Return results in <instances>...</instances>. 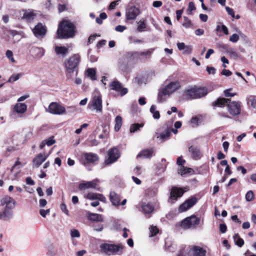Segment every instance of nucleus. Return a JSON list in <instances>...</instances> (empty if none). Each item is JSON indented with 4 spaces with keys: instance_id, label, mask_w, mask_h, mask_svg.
Returning <instances> with one entry per match:
<instances>
[{
    "instance_id": "f257e3e1",
    "label": "nucleus",
    "mask_w": 256,
    "mask_h": 256,
    "mask_svg": "<svg viewBox=\"0 0 256 256\" xmlns=\"http://www.w3.org/2000/svg\"><path fill=\"white\" fill-rule=\"evenodd\" d=\"M208 94L206 88L196 85L188 86L183 90V96L188 100L200 99Z\"/></svg>"
},
{
    "instance_id": "f03ea898",
    "label": "nucleus",
    "mask_w": 256,
    "mask_h": 256,
    "mask_svg": "<svg viewBox=\"0 0 256 256\" xmlns=\"http://www.w3.org/2000/svg\"><path fill=\"white\" fill-rule=\"evenodd\" d=\"M213 106L218 107L226 106L228 113L232 116H238L241 112V103L240 102L231 101L228 98H219L213 104Z\"/></svg>"
},
{
    "instance_id": "7ed1b4c3",
    "label": "nucleus",
    "mask_w": 256,
    "mask_h": 256,
    "mask_svg": "<svg viewBox=\"0 0 256 256\" xmlns=\"http://www.w3.org/2000/svg\"><path fill=\"white\" fill-rule=\"evenodd\" d=\"M80 60V55L75 54L64 62L66 76L67 80H70L78 74V66Z\"/></svg>"
},
{
    "instance_id": "20e7f679",
    "label": "nucleus",
    "mask_w": 256,
    "mask_h": 256,
    "mask_svg": "<svg viewBox=\"0 0 256 256\" xmlns=\"http://www.w3.org/2000/svg\"><path fill=\"white\" fill-rule=\"evenodd\" d=\"M76 28L74 24L68 20H63L59 24L57 30L58 38H70L75 35Z\"/></svg>"
},
{
    "instance_id": "39448f33",
    "label": "nucleus",
    "mask_w": 256,
    "mask_h": 256,
    "mask_svg": "<svg viewBox=\"0 0 256 256\" xmlns=\"http://www.w3.org/2000/svg\"><path fill=\"white\" fill-rule=\"evenodd\" d=\"M178 82H172L159 90L158 95V102L162 103L164 102L170 96L180 88Z\"/></svg>"
},
{
    "instance_id": "423d86ee",
    "label": "nucleus",
    "mask_w": 256,
    "mask_h": 256,
    "mask_svg": "<svg viewBox=\"0 0 256 256\" xmlns=\"http://www.w3.org/2000/svg\"><path fill=\"white\" fill-rule=\"evenodd\" d=\"M100 250L107 255L121 254L123 252L124 246L122 244H102L100 245Z\"/></svg>"
},
{
    "instance_id": "0eeeda50",
    "label": "nucleus",
    "mask_w": 256,
    "mask_h": 256,
    "mask_svg": "<svg viewBox=\"0 0 256 256\" xmlns=\"http://www.w3.org/2000/svg\"><path fill=\"white\" fill-rule=\"evenodd\" d=\"M88 106V109L92 111L102 112V96L100 94L94 96Z\"/></svg>"
},
{
    "instance_id": "6e6552de",
    "label": "nucleus",
    "mask_w": 256,
    "mask_h": 256,
    "mask_svg": "<svg viewBox=\"0 0 256 256\" xmlns=\"http://www.w3.org/2000/svg\"><path fill=\"white\" fill-rule=\"evenodd\" d=\"M200 219L194 216H192L188 217L184 220L182 222L180 226L184 229H188L194 228L200 223Z\"/></svg>"
},
{
    "instance_id": "1a4fd4ad",
    "label": "nucleus",
    "mask_w": 256,
    "mask_h": 256,
    "mask_svg": "<svg viewBox=\"0 0 256 256\" xmlns=\"http://www.w3.org/2000/svg\"><path fill=\"white\" fill-rule=\"evenodd\" d=\"M47 112L53 114L60 115L66 112L65 108L57 102H51Z\"/></svg>"
},
{
    "instance_id": "9d476101",
    "label": "nucleus",
    "mask_w": 256,
    "mask_h": 256,
    "mask_svg": "<svg viewBox=\"0 0 256 256\" xmlns=\"http://www.w3.org/2000/svg\"><path fill=\"white\" fill-rule=\"evenodd\" d=\"M110 88L111 90H115L120 94L121 96H124L128 93V89L123 88L122 84L117 80L112 82L110 85Z\"/></svg>"
},
{
    "instance_id": "9b49d317",
    "label": "nucleus",
    "mask_w": 256,
    "mask_h": 256,
    "mask_svg": "<svg viewBox=\"0 0 256 256\" xmlns=\"http://www.w3.org/2000/svg\"><path fill=\"white\" fill-rule=\"evenodd\" d=\"M108 158L105 160L106 164H109L115 162L120 156L118 150L115 148L110 149L108 152Z\"/></svg>"
},
{
    "instance_id": "f8f14e48",
    "label": "nucleus",
    "mask_w": 256,
    "mask_h": 256,
    "mask_svg": "<svg viewBox=\"0 0 256 256\" xmlns=\"http://www.w3.org/2000/svg\"><path fill=\"white\" fill-rule=\"evenodd\" d=\"M16 201L10 196H4L0 199V206L6 205L5 208L12 210L14 208Z\"/></svg>"
},
{
    "instance_id": "ddd939ff",
    "label": "nucleus",
    "mask_w": 256,
    "mask_h": 256,
    "mask_svg": "<svg viewBox=\"0 0 256 256\" xmlns=\"http://www.w3.org/2000/svg\"><path fill=\"white\" fill-rule=\"evenodd\" d=\"M140 14V10L139 8L135 6H132L126 10V16L128 20H134Z\"/></svg>"
},
{
    "instance_id": "4468645a",
    "label": "nucleus",
    "mask_w": 256,
    "mask_h": 256,
    "mask_svg": "<svg viewBox=\"0 0 256 256\" xmlns=\"http://www.w3.org/2000/svg\"><path fill=\"white\" fill-rule=\"evenodd\" d=\"M192 256H206V250L203 248L194 246H192L189 250Z\"/></svg>"
},
{
    "instance_id": "2eb2a0df",
    "label": "nucleus",
    "mask_w": 256,
    "mask_h": 256,
    "mask_svg": "<svg viewBox=\"0 0 256 256\" xmlns=\"http://www.w3.org/2000/svg\"><path fill=\"white\" fill-rule=\"evenodd\" d=\"M196 202V199L195 198L188 199L180 206L178 210L180 212H185L192 207Z\"/></svg>"
},
{
    "instance_id": "dca6fc26",
    "label": "nucleus",
    "mask_w": 256,
    "mask_h": 256,
    "mask_svg": "<svg viewBox=\"0 0 256 256\" xmlns=\"http://www.w3.org/2000/svg\"><path fill=\"white\" fill-rule=\"evenodd\" d=\"M48 156L46 154H38L32 160L33 166L36 168L39 167L46 160Z\"/></svg>"
},
{
    "instance_id": "f3484780",
    "label": "nucleus",
    "mask_w": 256,
    "mask_h": 256,
    "mask_svg": "<svg viewBox=\"0 0 256 256\" xmlns=\"http://www.w3.org/2000/svg\"><path fill=\"white\" fill-rule=\"evenodd\" d=\"M33 32L36 37L42 36L46 33V29L42 24H38L34 28Z\"/></svg>"
},
{
    "instance_id": "a211bd4d",
    "label": "nucleus",
    "mask_w": 256,
    "mask_h": 256,
    "mask_svg": "<svg viewBox=\"0 0 256 256\" xmlns=\"http://www.w3.org/2000/svg\"><path fill=\"white\" fill-rule=\"evenodd\" d=\"M23 16L22 18L26 20L27 21H31L34 19L36 16V14L34 10H22Z\"/></svg>"
},
{
    "instance_id": "6ab92c4d",
    "label": "nucleus",
    "mask_w": 256,
    "mask_h": 256,
    "mask_svg": "<svg viewBox=\"0 0 256 256\" xmlns=\"http://www.w3.org/2000/svg\"><path fill=\"white\" fill-rule=\"evenodd\" d=\"M12 212L10 210L4 208L0 212V220L7 221L12 217Z\"/></svg>"
},
{
    "instance_id": "aec40b11",
    "label": "nucleus",
    "mask_w": 256,
    "mask_h": 256,
    "mask_svg": "<svg viewBox=\"0 0 256 256\" xmlns=\"http://www.w3.org/2000/svg\"><path fill=\"white\" fill-rule=\"evenodd\" d=\"M142 208L146 216L150 214L154 209V206L152 204L146 202L142 204Z\"/></svg>"
},
{
    "instance_id": "412c9836",
    "label": "nucleus",
    "mask_w": 256,
    "mask_h": 256,
    "mask_svg": "<svg viewBox=\"0 0 256 256\" xmlns=\"http://www.w3.org/2000/svg\"><path fill=\"white\" fill-rule=\"evenodd\" d=\"M183 194L184 191L182 188L174 187L171 190L170 199L176 200L178 198L182 196Z\"/></svg>"
},
{
    "instance_id": "4be33fe9",
    "label": "nucleus",
    "mask_w": 256,
    "mask_h": 256,
    "mask_svg": "<svg viewBox=\"0 0 256 256\" xmlns=\"http://www.w3.org/2000/svg\"><path fill=\"white\" fill-rule=\"evenodd\" d=\"M154 153V150L146 149L142 150L137 156V158H148L152 157Z\"/></svg>"
},
{
    "instance_id": "5701e85b",
    "label": "nucleus",
    "mask_w": 256,
    "mask_h": 256,
    "mask_svg": "<svg viewBox=\"0 0 256 256\" xmlns=\"http://www.w3.org/2000/svg\"><path fill=\"white\" fill-rule=\"evenodd\" d=\"M27 109V106L24 103H17L14 108V111L18 114H24Z\"/></svg>"
},
{
    "instance_id": "b1692460",
    "label": "nucleus",
    "mask_w": 256,
    "mask_h": 256,
    "mask_svg": "<svg viewBox=\"0 0 256 256\" xmlns=\"http://www.w3.org/2000/svg\"><path fill=\"white\" fill-rule=\"evenodd\" d=\"M97 180H94L91 182H87L85 183L80 184L78 188L80 190H83L86 188H94L96 186Z\"/></svg>"
},
{
    "instance_id": "393cba45",
    "label": "nucleus",
    "mask_w": 256,
    "mask_h": 256,
    "mask_svg": "<svg viewBox=\"0 0 256 256\" xmlns=\"http://www.w3.org/2000/svg\"><path fill=\"white\" fill-rule=\"evenodd\" d=\"M30 52L34 57L40 58L44 55V50L42 48L33 47L31 49Z\"/></svg>"
},
{
    "instance_id": "a878e982",
    "label": "nucleus",
    "mask_w": 256,
    "mask_h": 256,
    "mask_svg": "<svg viewBox=\"0 0 256 256\" xmlns=\"http://www.w3.org/2000/svg\"><path fill=\"white\" fill-rule=\"evenodd\" d=\"M110 200L112 205L118 206L120 205V197L114 192H111L110 194Z\"/></svg>"
},
{
    "instance_id": "bb28decb",
    "label": "nucleus",
    "mask_w": 256,
    "mask_h": 256,
    "mask_svg": "<svg viewBox=\"0 0 256 256\" xmlns=\"http://www.w3.org/2000/svg\"><path fill=\"white\" fill-rule=\"evenodd\" d=\"M222 48L224 50L225 52L227 53L234 58H236L238 56V54L234 48H229L226 44H222Z\"/></svg>"
},
{
    "instance_id": "cd10ccee",
    "label": "nucleus",
    "mask_w": 256,
    "mask_h": 256,
    "mask_svg": "<svg viewBox=\"0 0 256 256\" xmlns=\"http://www.w3.org/2000/svg\"><path fill=\"white\" fill-rule=\"evenodd\" d=\"M188 151L194 158L198 159L200 158L201 156V153L197 147L192 146H190L188 148Z\"/></svg>"
},
{
    "instance_id": "c85d7f7f",
    "label": "nucleus",
    "mask_w": 256,
    "mask_h": 256,
    "mask_svg": "<svg viewBox=\"0 0 256 256\" xmlns=\"http://www.w3.org/2000/svg\"><path fill=\"white\" fill-rule=\"evenodd\" d=\"M84 156L88 162H94L98 160V156L95 154L85 153Z\"/></svg>"
},
{
    "instance_id": "c756f323",
    "label": "nucleus",
    "mask_w": 256,
    "mask_h": 256,
    "mask_svg": "<svg viewBox=\"0 0 256 256\" xmlns=\"http://www.w3.org/2000/svg\"><path fill=\"white\" fill-rule=\"evenodd\" d=\"M86 76L92 80H96V70L94 68H88L86 71Z\"/></svg>"
},
{
    "instance_id": "7c9ffc66",
    "label": "nucleus",
    "mask_w": 256,
    "mask_h": 256,
    "mask_svg": "<svg viewBox=\"0 0 256 256\" xmlns=\"http://www.w3.org/2000/svg\"><path fill=\"white\" fill-rule=\"evenodd\" d=\"M55 52L58 55L64 56L68 53V48L65 46H55Z\"/></svg>"
},
{
    "instance_id": "2f4dec72",
    "label": "nucleus",
    "mask_w": 256,
    "mask_h": 256,
    "mask_svg": "<svg viewBox=\"0 0 256 256\" xmlns=\"http://www.w3.org/2000/svg\"><path fill=\"white\" fill-rule=\"evenodd\" d=\"M88 219L91 221L94 222H102L103 221V216L102 215L94 214V213H90L88 215Z\"/></svg>"
},
{
    "instance_id": "473e14b6",
    "label": "nucleus",
    "mask_w": 256,
    "mask_h": 256,
    "mask_svg": "<svg viewBox=\"0 0 256 256\" xmlns=\"http://www.w3.org/2000/svg\"><path fill=\"white\" fill-rule=\"evenodd\" d=\"M114 122V130L116 132H118L120 130L122 125V117L120 116H116V118H115Z\"/></svg>"
},
{
    "instance_id": "72a5a7b5",
    "label": "nucleus",
    "mask_w": 256,
    "mask_h": 256,
    "mask_svg": "<svg viewBox=\"0 0 256 256\" xmlns=\"http://www.w3.org/2000/svg\"><path fill=\"white\" fill-rule=\"evenodd\" d=\"M170 134V130H166L164 132L161 133L159 136H158L157 138H159L161 140L162 142H163L168 138Z\"/></svg>"
},
{
    "instance_id": "f704fd0d",
    "label": "nucleus",
    "mask_w": 256,
    "mask_h": 256,
    "mask_svg": "<svg viewBox=\"0 0 256 256\" xmlns=\"http://www.w3.org/2000/svg\"><path fill=\"white\" fill-rule=\"evenodd\" d=\"M150 112L152 114V117L154 119H158L160 118V114L158 110H156V106L152 105L150 108Z\"/></svg>"
},
{
    "instance_id": "c9c22d12",
    "label": "nucleus",
    "mask_w": 256,
    "mask_h": 256,
    "mask_svg": "<svg viewBox=\"0 0 256 256\" xmlns=\"http://www.w3.org/2000/svg\"><path fill=\"white\" fill-rule=\"evenodd\" d=\"M192 171V170L191 168H188L184 166H182L178 170V173L182 176L185 174H190Z\"/></svg>"
},
{
    "instance_id": "e433bc0d",
    "label": "nucleus",
    "mask_w": 256,
    "mask_h": 256,
    "mask_svg": "<svg viewBox=\"0 0 256 256\" xmlns=\"http://www.w3.org/2000/svg\"><path fill=\"white\" fill-rule=\"evenodd\" d=\"M234 240L235 241L236 244L240 247L242 246L244 244V240L241 238L238 234H235L233 237Z\"/></svg>"
},
{
    "instance_id": "4c0bfd02",
    "label": "nucleus",
    "mask_w": 256,
    "mask_h": 256,
    "mask_svg": "<svg viewBox=\"0 0 256 256\" xmlns=\"http://www.w3.org/2000/svg\"><path fill=\"white\" fill-rule=\"evenodd\" d=\"M138 26L137 28V30L138 32H143L146 28V24L144 20H140L138 22Z\"/></svg>"
},
{
    "instance_id": "58836bf2",
    "label": "nucleus",
    "mask_w": 256,
    "mask_h": 256,
    "mask_svg": "<svg viewBox=\"0 0 256 256\" xmlns=\"http://www.w3.org/2000/svg\"><path fill=\"white\" fill-rule=\"evenodd\" d=\"M144 124H132L130 127V131L131 133L134 132H135L138 130L140 128H142Z\"/></svg>"
},
{
    "instance_id": "ea45409f",
    "label": "nucleus",
    "mask_w": 256,
    "mask_h": 256,
    "mask_svg": "<svg viewBox=\"0 0 256 256\" xmlns=\"http://www.w3.org/2000/svg\"><path fill=\"white\" fill-rule=\"evenodd\" d=\"M70 236L72 239L74 238H78L80 237V234L78 230L72 229L70 231Z\"/></svg>"
},
{
    "instance_id": "a19ab883",
    "label": "nucleus",
    "mask_w": 256,
    "mask_h": 256,
    "mask_svg": "<svg viewBox=\"0 0 256 256\" xmlns=\"http://www.w3.org/2000/svg\"><path fill=\"white\" fill-rule=\"evenodd\" d=\"M196 10L194 4L193 2H189L188 8L186 10L187 14L190 15L192 14V12Z\"/></svg>"
},
{
    "instance_id": "79ce46f5",
    "label": "nucleus",
    "mask_w": 256,
    "mask_h": 256,
    "mask_svg": "<svg viewBox=\"0 0 256 256\" xmlns=\"http://www.w3.org/2000/svg\"><path fill=\"white\" fill-rule=\"evenodd\" d=\"M20 76H21L20 74H12L9 78V79L8 80V82L12 83V82H14L16 81L17 80H18L20 78Z\"/></svg>"
},
{
    "instance_id": "37998d69",
    "label": "nucleus",
    "mask_w": 256,
    "mask_h": 256,
    "mask_svg": "<svg viewBox=\"0 0 256 256\" xmlns=\"http://www.w3.org/2000/svg\"><path fill=\"white\" fill-rule=\"evenodd\" d=\"M184 19L185 22L182 23V26L186 28H190L192 25L191 20L186 16H184Z\"/></svg>"
},
{
    "instance_id": "c03bdc74",
    "label": "nucleus",
    "mask_w": 256,
    "mask_h": 256,
    "mask_svg": "<svg viewBox=\"0 0 256 256\" xmlns=\"http://www.w3.org/2000/svg\"><path fill=\"white\" fill-rule=\"evenodd\" d=\"M254 194L252 190H249L246 194V200L248 202H250L254 200Z\"/></svg>"
},
{
    "instance_id": "a18cd8bd",
    "label": "nucleus",
    "mask_w": 256,
    "mask_h": 256,
    "mask_svg": "<svg viewBox=\"0 0 256 256\" xmlns=\"http://www.w3.org/2000/svg\"><path fill=\"white\" fill-rule=\"evenodd\" d=\"M9 32L13 38L16 37V41L18 42V40H20V36L17 31L14 30H10Z\"/></svg>"
},
{
    "instance_id": "49530a36",
    "label": "nucleus",
    "mask_w": 256,
    "mask_h": 256,
    "mask_svg": "<svg viewBox=\"0 0 256 256\" xmlns=\"http://www.w3.org/2000/svg\"><path fill=\"white\" fill-rule=\"evenodd\" d=\"M150 236H156L158 232V228L156 226H152L150 228Z\"/></svg>"
},
{
    "instance_id": "de8ad7c7",
    "label": "nucleus",
    "mask_w": 256,
    "mask_h": 256,
    "mask_svg": "<svg viewBox=\"0 0 256 256\" xmlns=\"http://www.w3.org/2000/svg\"><path fill=\"white\" fill-rule=\"evenodd\" d=\"M98 194L92 193V192L88 193L87 194V195L86 196V198L88 199H89L90 200H97L98 198Z\"/></svg>"
},
{
    "instance_id": "09e8293b",
    "label": "nucleus",
    "mask_w": 256,
    "mask_h": 256,
    "mask_svg": "<svg viewBox=\"0 0 256 256\" xmlns=\"http://www.w3.org/2000/svg\"><path fill=\"white\" fill-rule=\"evenodd\" d=\"M6 57L11 61L12 62L14 63L15 60L13 57V53L12 51L10 50H8L6 52Z\"/></svg>"
},
{
    "instance_id": "8fccbe9b",
    "label": "nucleus",
    "mask_w": 256,
    "mask_h": 256,
    "mask_svg": "<svg viewBox=\"0 0 256 256\" xmlns=\"http://www.w3.org/2000/svg\"><path fill=\"white\" fill-rule=\"evenodd\" d=\"M46 144L48 146H51L56 142V140L54 139V136H51L45 140Z\"/></svg>"
},
{
    "instance_id": "3c124183",
    "label": "nucleus",
    "mask_w": 256,
    "mask_h": 256,
    "mask_svg": "<svg viewBox=\"0 0 256 256\" xmlns=\"http://www.w3.org/2000/svg\"><path fill=\"white\" fill-rule=\"evenodd\" d=\"M248 101L250 102L251 106L256 108V98L254 96H250L248 99Z\"/></svg>"
},
{
    "instance_id": "603ef678",
    "label": "nucleus",
    "mask_w": 256,
    "mask_h": 256,
    "mask_svg": "<svg viewBox=\"0 0 256 256\" xmlns=\"http://www.w3.org/2000/svg\"><path fill=\"white\" fill-rule=\"evenodd\" d=\"M239 40V36L236 34H233L230 38V40L232 42H236Z\"/></svg>"
},
{
    "instance_id": "864d4df0",
    "label": "nucleus",
    "mask_w": 256,
    "mask_h": 256,
    "mask_svg": "<svg viewBox=\"0 0 256 256\" xmlns=\"http://www.w3.org/2000/svg\"><path fill=\"white\" fill-rule=\"evenodd\" d=\"M61 210L67 216H69V212L67 209V207L66 204L62 203L60 204Z\"/></svg>"
},
{
    "instance_id": "5fc2aeb1",
    "label": "nucleus",
    "mask_w": 256,
    "mask_h": 256,
    "mask_svg": "<svg viewBox=\"0 0 256 256\" xmlns=\"http://www.w3.org/2000/svg\"><path fill=\"white\" fill-rule=\"evenodd\" d=\"M120 2V0L112 2L110 3V5L109 6L108 9L109 10L114 9L116 8V6H117Z\"/></svg>"
},
{
    "instance_id": "6e6d98bb",
    "label": "nucleus",
    "mask_w": 256,
    "mask_h": 256,
    "mask_svg": "<svg viewBox=\"0 0 256 256\" xmlns=\"http://www.w3.org/2000/svg\"><path fill=\"white\" fill-rule=\"evenodd\" d=\"M206 71L209 74H214L216 72V69L212 66H207Z\"/></svg>"
},
{
    "instance_id": "4d7b16f0",
    "label": "nucleus",
    "mask_w": 256,
    "mask_h": 256,
    "mask_svg": "<svg viewBox=\"0 0 256 256\" xmlns=\"http://www.w3.org/2000/svg\"><path fill=\"white\" fill-rule=\"evenodd\" d=\"M50 212V209H47L46 210H44V209H41L40 210V214L44 218H45L46 216Z\"/></svg>"
},
{
    "instance_id": "13d9d810",
    "label": "nucleus",
    "mask_w": 256,
    "mask_h": 256,
    "mask_svg": "<svg viewBox=\"0 0 256 256\" xmlns=\"http://www.w3.org/2000/svg\"><path fill=\"white\" fill-rule=\"evenodd\" d=\"M183 50H184V54H190L192 50V46L190 45L186 46L185 48Z\"/></svg>"
},
{
    "instance_id": "bf43d9fd",
    "label": "nucleus",
    "mask_w": 256,
    "mask_h": 256,
    "mask_svg": "<svg viewBox=\"0 0 256 256\" xmlns=\"http://www.w3.org/2000/svg\"><path fill=\"white\" fill-rule=\"evenodd\" d=\"M226 10L228 14L231 16L232 18H234V12L233 9L230 7L226 6Z\"/></svg>"
},
{
    "instance_id": "052dcab7",
    "label": "nucleus",
    "mask_w": 256,
    "mask_h": 256,
    "mask_svg": "<svg viewBox=\"0 0 256 256\" xmlns=\"http://www.w3.org/2000/svg\"><path fill=\"white\" fill-rule=\"evenodd\" d=\"M227 227L226 224H220V230L222 233H225L226 231Z\"/></svg>"
},
{
    "instance_id": "680f3d73",
    "label": "nucleus",
    "mask_w": 256,
    "mask_h": 256,
    "mask_svg": "<svg viewBox=\"0 0 256 256\" xmlns=\"http://www.w3.org/2000/svg\"><path fill=\"white\" fill-rule=\"evenodd\" d=\"M126 30V26L121 25L116 26L115 28V30L117 32H122Z\"/></svg>"
},
{
    "instance_id": "e2e57ef3",
    "label": "nucleus",
    "mask_w": 256,
    "mask_h": 256,
    "mask_svg": "<svg viewBox=\"0 0 256 256\" xmlns=\"http://www.w3.org/2000/svg\"><path fill=\"white\" fill-rule=\"evenodd\" d=\"M221 74L222 75H224L226 76H230V75H232V72L228 70L224 69L222 70V72H221Z\"/></svg>"
},
{
    "instance_id": "0e129e2a",
    "label": "nucleus",
    "mask_w": 256,
    "mask_h": 256,
    "mask_svg": "<svg viewBox=\"0 0 256 256\" xmlns=\"http://www.w3.org/2000/svg\"><path fill=\"white\" fill-rule=\"evenodd\" d=\"M198 118L196 117L192 118L190 120V123L193 126H197L198 124Z\"/></svg>"
},
{
    "instance_id": "69168bd1",
    "label": "nucleus",
    "mask_w": 256,
    "mask_h": 256,
    "mask_svg": "<svg viewBox=\"0 0 256 256\" xmlns=\"http://www.w3.org/2000/svg\"><path fill=\"white\" fill-rule=\"evenodd\" d=\"M185 162V160L182 158V156H180L177 159V164L181 166Z\"/></svg>"
},
{
    "instance_id": "338daca9",
    "label": "nucleus",
    "mask_w": 256,
    "mask_h": 256,
    "mask_svg": "<svg viewBox=\"0 0 256 256\" xmlns=\"http://www.w3.org/2000/svg\"><path fill=\"white\" fill-rule=\"evenodd\" d=\"M186 45L184 42H178L177 46L180 50H183L185 48Z\"/></svg>"
},
{
    "instance_id": "774afa93",
    "label": "nucleus",
    "mask_w": 256,
    "mask_h": 256,
    "mask_svg": "<svg viewBox=\"0 0 256 256\" xmlns=\"http://www.w3.org/2000/svg\"><path fill=\"white\" fill-rule=\"evenodd\" d=\"M162 3L161 1L156 0V1L154 2L152 4V6L154 8H160V6H162Z\"/></svg>"
}]
</instances>
